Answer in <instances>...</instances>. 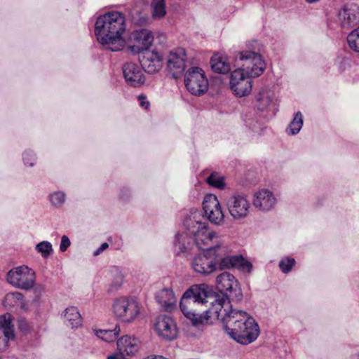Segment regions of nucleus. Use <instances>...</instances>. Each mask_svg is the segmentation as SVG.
I'll return each mask as SVG.
<instances>
[{
    "label": "nucleus",
    "instance_id": "obj_1",
    "mask_svg": "<svg viewBox=\"0 0 359 359\" xmlns=\"http://www.w3.org/2000/svg\"><path fill=\"white\" fill-rule=\"evenodd\" d=\"M202 215L195 212L185 221L184 226L193 241L198 248H203L216 243L217 250L218 270L238 269L250 273L252 269L250 262L240 255H229V248L224 243L219 233L210 228L209 224L202 221Z\"/></svg>",
    "mask_w": 359,
    "mask_h": 359
},
{
    "label": "nucleus",
    "instance_id": "obj_2",
    "mask_svg": "<svg viewBox=\"0 0 359 359\" xmlns=\"http://www.w3.org/2000/svg\"><path fill=\"white\" fill-rule=\"evenodd\" d=\"M212 307L215 320H220L226 333L236 342L248 345L259 335V327L255 320L244 311L232 309L229 298L223 297Z\"/></svg>",
    "mask_w": 359,
    "mask_h": 359
},
{
    "label": "nucleus",
    "instance_id": "obj_3",
    "mask_svg": "<svg viewBox=\"0 0 359 359\" xmlns=\"http://www.w3.org/2000/svg\"><path fill=\"white\" fill-rule=\"evenodd\" d=\"M212 294V287L205 283L194 285L184 292L180 302V308L184 316L191 322L193 325L199 326L213 323L216 318V313L212 309L213 306L219 302V299L223 297L229 298L223 293L217 294L215 300L211 302L210 308L203 313H197L192 310L194 304H204Z\"/></svg>",
    "mask_w": 359,
    "mask_h": 359
},
{
    "label": "nucleus",
    "instance_id": "obj_4",
    "mask_svg": "<svg viewBox=\"0 0 359 359\" xmlns=\"http://www.w3.org/2000/svg\"><path fill=\"white\" fill-rule=\"evenodd\" d=\"M126 29L125 15L118 11L108 12L100 15L95 25V34L97 41L104 49L112 52L121 50L125 47L123 34Z\"/></svg>",
    "mask_w": 359,
    "mask_h": 359
},
{
    "label": "nucleus",
    "instance_id": "obj_5",
    "mask_svg": "<svg viewBox=\"0 0 359 359\" xmlns=\"http://www.w3.org/2000/svg\"><path fill=\"white\" fill-rule=\"evenodd\" d=\"M203 215L200 210H194L185 218L183 226L186 231L179 232L174 240V246L177 253H182L188 250L192 236H190L184 226L185 221L195 212H199L202 215V221L208 224L205 219H208L212 224L221 226L224 223V213L217 196L213 194L206 195L203 201Z\"/></svg>",
    "mask_w": 359,
    "mask_h": 359
},
{
    "label": "nucleus",
    "instance_id": "obj_6",
    "mask_svg": "<svg viewBox=\"0 0 359 359\" xmlns=\"http://www.w3.org/2000/svg\"><path fill=\"white\" fill-rule=\"evenodd\" d=\"M205 250L196 254L190 261L191 269L196 273L209 276L218 271L216 243L203 248Z\"/></svg>",
    "mask_w": 359,
    "mask_h": 359
},
{
    "label": "nucleus",
    "instance_id": "obj_7",
    "mask_svg": "<svg viewBox=\"0 0 359 359\" xmlns=\"http://www.w3.org/2000/svg\"><path fill=\"white\" fill-rule=\"evenodd\" d=\"M111 311L115 318L120 321L130 323L140 316L141 305L133 297L121 296L114 299Z\"/></svg>",
    "mask_w": 359,
    "mask_h": 359
},
{
    "label": "nucleus",
    "instance_id": "obj_8",
    "mask_svg": "<svg viewBox=\"0 0 359 359\" xmlns=\"http://www.w3.org/2000/svg\"><path fill=\"white\" fill-rule=\"evenodd\" d=\"M234 61L238 68L243 69L253 78L261 76L266 69L262 55L255 50L246 49L238 52L234 57Z\"/></svg>",
    "mask_w": 359,
    "mask_h": 359
},
{
    "label": "nucleus",
    "instance_id": "obj_9",
    "mask_svg": "<svg viewBox=\"0 0 359 359\" xmlns=\"http://www.w3.org/2000/svg\"><path fill=\"white\" fill-rule=\"evenodd\" d=\"M36 278L34 270L25 264L12 268L6 276L8 284L15 288L26 291L34 287Z\"/></svg>",
    "mask_w": 359,
    "mask_h": 359
},
{
    "label": "nucleus",
    "instance_id": "obj_10",
    "mask_svg": "<svg viewBox=\"0 0 359 359\" xmlns=\"http://www.w3.org/2000/svg\"><path fill=\"white\" fill-rule=\"evenodd\" d=\"M154 40L153 32L148 29L133 31L126 40V49L133 55H138L150 48Z\"/></svg>",
    "mask_w": 359,
    "mask_h": 359
},
{
    "label": "nucleus",
    "instance_id": "obj_11",
    "mask_svg": "<svg viewBox=\"0 0 359 359\" xmlns=\"http://www.w3.org/2000/svg\"><path fill=\"white\" fill-rule=\"evenodd\" d=\"M184 84L187 90L196 96H201L205 93L209 87L205 72L197 67H193L186 72Z\"/></svg>",
    "mask_w": 359,
    "mask_h": 359
},
{
    "label": "nucleus",
    "instance_id": "obj_12",
    "mask_svg": "<svg viewBox=\"0 0 359 359\" xmlns=\"http://www.w3.org/2000/svg\"><path fill=\"white\" fill-rule=\"evenodd\" d=\"M252 76L243 70L236 68L230 73L229 88L233 93L238 97L248 96L252 89Z\"/></svg>",
    "mask_w": 359,
    "mask_h": 359
},
{
    "label": "nucleus",
    "instance_id": "obj_13",
    "mask_svg": "<svg viewBox=\"0 0 359 359\" xmlns=\"http://www.w3.org/2000/svg\"><path fill=\"white\" fill-rule=\"evenodd\" d=\"M229 215L235 220H241L248 217L251 205L247 196L243 194H233L226 201Z\"/></svg>",
    "mask_w": 359,
    "mask_h": 359
},
{
    "label": "nucleus",
    "instance_id": "obj_14",
    "mask_svg": "<svg viewBox=\"0 0 359 359\" xmlns=\"http://www.w3.org/2000/svg\"><path fill=\"white\" fill-rule=\"evenodd\" d=\"M336 25L342 29H350L359 24V6L354 3L344 5L334 19Z\"/></svg>",
    "mask_w": 359,
    "mask_h": 359
},
{
    "label": "nucleus",
    "instance_id": "obj_15",
    "mask_svg": "<svg viewBox=\"0 0 359 359\" xmlns=\"http://www.w3.org/2000/svg\"><path fill=\"white\" fill-rule=\"evenodd\" d=\"M252 205L259 212H269L273 209L278 204V199L277 195L268 188H261L252 194Z\"/></svg>",
    "mask_w": 359,
    "mask_h": 359
},
{
    "label": "nucleus",
    "instance_id": "obj_16",
    "mask_svg": "<svg viewBox=\"0 0 359 359\" xmlns=\"http://www.w3.org/2000/svg\"><path fill=\"white\" fill-rule=\"evenodd\" d=\"M154 330L159 337L166 340H172L177 336L176 323L170 316H158L155 320Z\"/></svg>",
    "mask_w": 359,
    "mask_h": 359
},
{
    "label": "nucleus",
    "instance_id": "obj_17",
    "mask_svg": "<svg viewBox=\"0 0 359 359\" xmlns=\"http://www.w3.org/2000/svg\"><path fill=\"white\" fill-rule=\"evenodd\" d=\"M185 50L178 48L172 50L168 58V69L172 77L177 79L184 72L187 62Z\"/></svg>",
    "mask_w": 359,
    "mask_h": 359
},
{
    "label": "nucleus",
    "instance_id": "obj_18",
    "mask_svg": "<svg viewBox=\"0 0 359 359\" xmlns=\"http://www.w3.org/2000/svg\"><path fill=\"white\" fill-rule=\"evenodd\" d=\"M140 62L142 69L149 73L154 74L158 72L162 67L163 55L156 49H147L142 52Z\"/></svg>",
    "mask_w": 359,
    "mask_h": 359
},
{
    "label": "nucleus",
    "instance_id": "obj_19",
    "mask_svg": "<svg viewBox=\"0 0 359 359\" xmlns=\"http://www.w3.org/2000/svg\"><path fill=\"white\" fill-rule=\"evenodd\" d=\"M15 339L13 318L10 313L0 316V351H6Z\"/></svg>",
    "mask_w": 359,
    "mask_h": 359
},
{
    "label": "nucleus",
    "instance_id": "obj_20",
    "mask_svg": "<svg viewBox=\"0 0 359 359\" xmlns=\"http://www.w3.org/2000/svg\"><path fill=\"white\" fill-rule=\"evenodd\" d=\"M126 82L133 87H140L144 83L142 69L134 62H126L122 67Z\"/></svg>",
    "mask_w": 359,
    "mask_h": 359
},
{
    "label": "nucleus",
    "instance_id": "obj_21",
    "mask_svg": "<svg viewBox=\"0 0 359 359\" xmlns=\"http://www.w3.org/2000/svg\"><path fill=\"white\" fill-rule=\"evenodd\" d=\"M117 351L121 352L126 356L136 355L140 347V340L132 335L126 334L117 339Z\"/></svg>",
    "mask_w": 359,
    "mask_h": 359
},
{
    "label": "nucleus",
    "instance_id": "obj_22",
    "mask_svg": "<svg viewBox=\"0 0 359 359\" xmlns=\"http://www.w3.org/2000/svg\"><path fill=\"white\" fill-rule=\"evenodd\" d=\"M108 276L109 283L107 285V292L109 294H114L122 287L125 275L120 268L112 266L109 271Z\"/></svg>",
    "mask_w": 359,
    "mask_h": 359
},
{
    "label": "nucleus",
    "instance_id": "obj_23",
    "mask_svg": "<svg viewBox=\"0 0 359 359\" xmlns=\"http://www.w3.org/2000/svg\"><path fill=\"white\" fill-rule=\"evenodd\" d=\"M64 323L72 330H76L82 326L83 318L76 306H70L62 313Z\"/></svg>",
    "mask_w": 359,
    "mask_h": 359
},
{
    "label": "nucleus",
    "instance_id": "obj_24",
    "mask_svg": "<svg viewBox=\"0 0 359 359\" xmlns=\"http://www.w3.org/2000/svg\"><path fill=\"white\" fill-rule=\"evenodd\" d=\"M217 287L222 292L239 290V283L235 276L229 272H222L216 278Z\"/></svg>",
    "mask_w": 359,
    "mask_h": 359
},
{
    "label": "nucleus",
    "instance_id": "obj_25",
    "mask_svg": "<svg viewBox=\"0 0 359 359\" xmlns=\"http://www.w3.org/2000/svg\"><path fill=\"white\" fill-rule=\"evenodd\" d=\"M256 101L258 109L267 110L276 104L275 93L269 88H262L257 95Z\"/></svg>",
    "mask_w": 359,
    "mask_h": 359
},
{
    "label": "nucleus",
    "instance_id": "obj_26",
    "mask_svg": "<svg viewBox=\"0 0 359 359\" xmlns=\"http://www.w3.org/2000/svg\"><path fill=\"white\" fill-rule=\"evenodd\" d=\"M156 299L161 306L165 311H172L176 304V298L170 288H163L156 294Z\"/></svg>",
    "mask_w": 359,
    "mask_h": 359
},
{
    "label": "nucleus",
    "instance_id": "obj_27",
    "mask_svg": "<svg viewBox=\"0 0 359 359\" xmlns=\"http://www.w3.org/2000/svg\"><path fill=\"white\" fill-rule=\"evenodd\" d=\"M3 305L7 309L20 306L22 310L27 309V304L24 299V296L19 292L6 294L3 299Z\"/></svg>",
    "mask_w": 359,
    "mask_h": 359
},
{
    "label": "nucleus",
    "instance_id": "obj_28",
    "mask_svg": "<svg viewBox=\"0 0 359 359\" xmlns=\"http://www.w3.org/2000/svg\"><path fill=\"white\" fill-rule=\"evenodd\" d=\"M93 332L102 341L107 343H113L116 341H117L118 337L121 334V327L116 325L112 330L93 329Z\"/></svg>",
    "mask_w": 359,
    "mask_h": 359
},
{
    "label": "nucleus",
    "instance_id": "obj_29",
    "mask_svg": "<svg viewBox=\"0 0 359 359\" xmlns=\"http://www.w3.org/2000/svg\"><path fill=\"white\" fill-rule=\"evenodd\" d=\"M212 69L219 74H227L231 71L229 62L226 58L219 54H215L210 59Z\"/></svg>",
    "mask_w": 359,
    "mask_h": 359
},
{
    "label": "nucleus",
    "instance_id": "obj_30",
    "mask_svg": "<svg viewBox=\"0 0 359 359\" xmlns=\"http://www.w3.org/2000/svg\"><path fill=\"white\" fill-rule=\"evenodd\" d=\"M303 126V116L300 111L295 113L285 132L289 135L298 134Z\"/></svg>",
    "mask_w": 359,
    "mask_h": 359
},
{
    "label": "nucleus",
    "instance_id": "obj_31",
    "mask_svg": "<svg viewBox=\"0 0 359 359\" xmlns=\"http://www.w3.org/2000/svg\"><path fill=\"white\" fill-rule=\"evenodd\" d=\"M151 6L154 19H161L166 14L165 0H152Z\"/></svg>",
    "mask_w": 359,
    "mask_h": 359
},
{
    "label": "nucleus",
    "instance_id": "obj_32",
    "mask_svg": "<svg viewBox=\"0 0 359 359\" xmlns=\"http://www.w3.org/2000/svg\"><path fill=\"white\" fill-rule=\"evenodd\" d=\"M35 250L40 254L43 259L48 258L53 252V245L48 241H43L35 245Z\"/></svg>",
    "mask_w": 359,
    "mask_h": 359
},
{
    "label": "nucleus",
    "instance_id": "obj_33",
    "mask_svg": "<svg viewBox=\"0 0 359 359\" xmlns=\"http://www.w3.org/2000/svg\"><path fill=\"white\" fill-rule=\"evenodd\" d=\"M48 199L51 205L55 208H60L66 202V194L62 191H53L49 194Z\"/></svg>",
    "mask_w": 359,
    "mask_h": 359
},
{
    "label": "nucleus",
    "instance_id": "obj_34",
    "mask_svg": "<svg viewBox=\"0 0 359 359\" xmlns=\"http://www.w3.org/2000/svg\"><path fill=\"white\" fill-rule=\"evenodd\" d=\"M296 264V260L292 257H283L280 259L278 266L283 273L291 272Z\"/></svg>",
    "mask_w": 359,
    "mask_h": 359
},
{
    "label": "nucleus",
    "instance_id": "obj_35",
    "mask_svg": "<svg viewBox=\"0 0 359 359\" xmlns=\"http://www.w3.org/2000/svg\"><path fill=\"white\" fill-rule=\"evenodd\" d=\"M347 42L351 50L359 53V26L347 36Z\"/></svg>",
    "mask_w": 359,
    "mask_h": 359
},
{
    "label": "nucleus",
    "instance_id": "obj_36",
    "mask_svg": "<svg viewBox=\"0 0 359 359\" xmlns=\"http://www.w3.org/2000/svg\"><path fill=\"white\" fill-rule=\"evenodd\" d=\"M22 158L24 163L29 166H33L36 162L35 154L29 150H27L23 153Z\"/></svg>",
    "mask_w": 359,
    "mask_h": 359
},
{
    "label": "nucleus",
    "instance_id": "obj_37",
    "mask_svg": "<svg viewBox=\"0 0 359 359\" xmlns=\"http://www.w3.org/2000/svg\"><path fill=\"white\" fill-rule=\"evenodd\" d=\"M71 245V241L67 236L64 235L61 237L60 244V250L62 252H65Z\"/></svg>",
    "mask_w": 359,
    "mask_h": 359
},
{
    "label": "nucleus",
    "instance_id": "obj_38",
    "mask_svg": "<svg viewBox=\"0 0 359 359\" xmlns=\"http://www.w3.org/2000/svg\"><path fill=\"white\" fill-rule=\"evenodd\" d=\"M209 171L205 170L203 172V177H205V180H224V177L219 175L218 172L213 171L211 173H210L208 175Z\"/></svg>",
    "mask_w": 359,
    "mask_h": 359
},
{
    "label": "nucleus",
    "instance_id": "obj_39",
    "mask_svg": "<svg viewBox=\"0 0 359 359\" xmlns=\"http://www.w3.org/2000/svg\"><path fill=\"white\" fill-rule=\"evenodd\" d=\"M208 184L212 187L218 189H225L226 188V184L225 181H206Z\"/></svg>",
    "mask_w": 359,
    "mask_h": 359
},
{
    "label": "nucleus",
    "instance_id": "obj_40",
    "mask_svg": "<svg viewBox=\"0 0 359 359\" xmlns=\"http://www.w3.org/2000/svg\"><path fill=\"white\" fill-rule=\"evenodd\" d=\"M138 100H139V104L142 107H143L145 109H147L149 108V102L147 100V97L144 95H139Z\"/></svg>",
    "mask_w": 359,
    "mask_h": 359
},
{
    "label": "nucleus",
    "instance_id": "obj_41",
    "mask_svg": "<svg viewBox=\"0 0 359 359\" xmlns=\"http://www.w3.org/2000/svg\"><path fill=\"white\" fill-rule=\"evenodd\" d=\"M109 247V245L107 243H103L101 244V245L93 252L94 256H98L100 255L102 252H104L106 249H107Z\"/></svg>",
    "mask_w": 359,
    "mask_h": 359
},
{
    "label": "nucleus",
    "instance_id": "obj_42",
    "mask_svg": "<svg viewBox=\"0 0 359 359\" xmlns=\"http://www.w3.org/2000/svg\"><path fill=\"white\" fill-rule=\"evenodd\" d=\"M107 359H126V355L121 352L117 351L116 352L108 355Z\"/></svg>",
    "mask_w": 359,
    "mask_h": 359
},
{
    "label": "nucleus",
    "instance_id": "obj_43",
    "mask_svg": "<svg viewBox=\"0 0 359 359\" xmlns=\"http://www.w3.org/2000/svg\"><path fill=\"white\" fill-rule=\"evenodd\" d=\"M19 327L22 330H27V327H28V325H27V321L25 320L20 319L19 320Z\"/></svg>",
    "mask_w": 359,
    "mask_h": 359
},
{
    "label": "nucleus",
    "instance_id": "obj_44",
    "mask_svg": "<svg viewBox=\"0 0 359 359\" xmlns=\"http://www.w3.org/2000/svg\"><path fill=\"white\" fill-rule=\"evenodd\" d=\"M144 359H168L163 355H151L146 357Z\"/></svg>",
    "mask_w": 359,
    "mask_h": 359
},
{
    "label": "nucleus",
    "instance_id": "obj_45",
    "mask_svg": "<svg viewBox=\"0 0 359 359\" xmlns=\"http://www.w3.org/2000/svg\"><path fill=\"white\" fill-rule=\"evenodd\" d=\"M328 25L330 27H334V25H333V22H332V21L331 20L328 21Z\"/></svg>",
    "mask_w": 359,
    "mask_h": 359
},
{
    "label": "nucleus",
    "instance_id": "obj_46",
    "mask_svg": "<svg viewBox=\"0 0 359 359\" xmlns=\"http://www.w3.org/2000/svg\"><path fill=\"white\" fill-rule=\"evenodd\" d=\"M308 3H314V2H316V1H318L319 0H306Z\"/></svg>",
    "mask_w": 359,
    "mask_h": 359
},
{
    "label": "nucleus",
    "instance_id": "obj_47",
    "mask_svg": "<svg viewBox=\"0 0 359 359\" xmlns=\"http://www.w3.org/2000/svg\"><path fill=\"white\" fill-rule=\"evenodd\" d=\"M356 359H359V351H358V353H357Z\"/></svg>",
    "mask_w": 359,
    "mask_h": 359
}]
</instances>
